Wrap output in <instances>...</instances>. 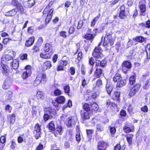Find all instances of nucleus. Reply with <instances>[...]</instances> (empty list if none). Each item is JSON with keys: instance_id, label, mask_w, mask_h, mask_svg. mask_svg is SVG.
<instances>
[{"instance_id": "obj_33", "label": "nucleus", "mask_w": 150, "mask_h": 150, "mask_svg": "<svg viewBox=\"0 0 150 150\" xmlns=\"http://www.w3.org/2000/svg\"><path fill=\"white\" fill-rule=\"evenodd\" d=\"M96 127L97 130L98 132H102L104 129L103 126L100 124H97L96 125Z\"/></svg>"}, {"instance_id": "obj_59", "label": "nucleus", "mask_w": 150, "mask_h": 150, "mask_svg": "<svg viewBox=\"0 0 150 150\" xmlns=\"http://www.w3.org/2000/svg\"><path fill=\"white\" fill-rule=\"evenodd\" d=\"M102 84V80L100 79H98L97 81L96 86L97 87H99Z\"/></svg>"}, {"instance_id": "obj_9", "label": "nucleus", "mask_w": 150, "mask_h": 150, "mask_svg": "<svg viewBox=\"0 0 150 150\" xmlns=\"http://www.w3.org/2000/svg\"><path fill=\"white\" fill-rule=\"evenodd\" d=\"M1 66L3 69L2 72L4 75L8 76L10 73L9 68L7 65L4 64L2 60L1 62Z\"/></svg>"}, {"instance_id": "obj_8", "label": "nucleus", "mask_w": 150, "mask_h": 150, "mask_svg": "<svg viewBox=\"0 0 150 150\" xmlns=\"http://www.w3.org/2000/svg\"><path fill=\"white\" fill-rule=\"evenodd\" d=\"M12 79L11 77H8L3 85V88L4 90L8 89L12 83Z\"/></svg>"}, {"instance_id": "obj_16", "label": "nucleus", "mask_w": 150, "mask_h": 150, "mask_svg": "<svg viewBox=\"0 0 150 150\" xmlns=\"http://www.w3.org/2000/svg\"><path fill=\"white\" fill-rule=\"evenodd\" d=\"M11 65L13 69H17L19 66V61L16 59L13 60V62L11 63Z\"/></svg>"}, {"instance_id": "obj_19", "label": "nucleus", "mask_w": 150, "mask_h": 150, "mask_svg": "<svg viewBox=\"0 0 150 150\" xmlns=\"http://www.w3.org/2000/svg\"><path fill=\"white\" fill-rule=\"evenodd\" d=\"M96 66H100V67H104L106 64V62L105 60H103L102 61H100L99 60H98V62L97 61V60H96Z\"/></svg>"}, {"instance_id": "obj_44", "label": "nucleus", "mask_w": 150, "mask_h": 150, "mask_svg": "<svg viewBox=\"0 0 150 150\" xmlns=\"http://www.w3.org/2000/svg\"><path fill=\"white\" fill-rule=\"evenodd\" d=\"M16 7L17 8L16 9L19 12H20L21 13H22L24 12V8L20 3Z\"/></svg>"}, {"instance_id": "obj_24", "label": "nucleus", "mask_w": 150, "mask_h": 150, "mask_svg": "<svg viewBox=\"0 0 150 150\" xmlns=\"http://www.w3.org/2000/svg\"><path fill=\"white\" fill-rule=\"evenodd\" d=\"M126 81L125 79H122L119 81L117 83V86L119 87H121L125 86L126 83Z\"/></svg>"}, {"instance_id": "obj_50", "label": "nucleus", "mask_w": 150, "mask_h": 150, "mask_svg": "<svg viewBox=\"0 0 150 150\" xmlns=\"http://www.w3.org/2000/svg\"><path fill=\"white\" fill-rule=\"evenodd\" d=\"M5 58L6 61H8L13 59V57L10 55L6 54L5 56Z\"/></svg>"}, {"instance_id": "obj_26", "label": "nucleus", "mask_w": 150, "mask_h": 150, "mask_svg": "<svg viewBox=\"0 0 150 150\" xmlns=\"http://www.w3.org/2000/svg\"><path fill=\"white\" fill-rule=\"evenodd\" d=\"M122 78L120 74L117 73L115 75L113 79L114 82L118 83L119 81H120L122 79Z\"/></svg>"}, {"instance_id": "obj_1", "label": "nucleus", "mask_w": 150, "mask_h": 150, "mask_svg": "<svg viewBox=\"0 0 150 150\" xmlns=\"http://www.w3.org/2000/svg\"><path fill=\"white\" fill-rule=\"evenodd\" d=\"M53 3L52 2H50L43 11V16H46L45 19V22L46 23H48L49 22L52 16L54 9L51 8V6Z\"/></svg>"}, {"instance_id": "obj_36", "label": "nucleus", "mask_w": 150, "mask_h": 150, "mask_svg": "<svg viewBox=\"0 0 150 150\" xmlns=\"http://www.w3.org/2000/svg\"><path fill=\"white\" fill-rule=\"evenodd\" d=\"M150 84V78L147 80L145 83L144 85L143 86V88L144 89H147Z\"/></svg>"}, {"instance_id": "obj_37", "label": "nucleus", "mask_w": 150, "mask_h": 150, "mask_svg": "<svg viewBox=\"0 0 150 150\" xmlns=\"http://www.w3.org/2000/svg\"><path fill=\"white\" fill-rule=\"evenodd\" d=\"M90 104L89 105L87 103H85L83 105V108L85 111L89 112L90 110Z\"/></svg>"}, {"instance_id": "obj_17", "label": "nucleus", "mask_w": 150, "mask_h": 150, "mask_svg": "<svg viewBox=\"0 0 150 150\" xmlns=\"http://www.w3.org/2000/svg\"><path fill=\"white\" fill-rule=\"evenodd\" d=\"M95 35H96L95 34H92L88 33L85 35L84 37L85 38L88 40H90L91 42L93 40Z\"/></svg>"}, {"instance_id": "obj_41", "label": "nucleus", "mask_w": 150, "mask_h": 150, "mask_svg": "<svg viewBox=\"0 0 150 150\" xmlns=\"http://www.w3.org/2000/svg\"><path fill=\"white\" fill-rule=\"evenodd\" d=\"M64 92L68 95L70 91V87L69 85H66L64 86L63 88Z\"/></svg>"}, {"instance_id": "obj_38", "label": "nucleus", "mask_w": 150, "mask_h": 150, "mask_svg": "<svg viewBox=\"0 0 150 150\" xmlns=\"http://www.w3.org/2000/svg\"><path fill=\"white\" fill-rule=\"evenodd\" d=\"M36 97L38 99H42L43 97V92L41 91H38L37 92Z\"/></svg>"}, {"instance_id": "obj_47", "label": "nucleus", "mask_w": 150, "mask_h": 150, "mask_svg": "<svg viewBox=\"0 0 150 150\" xmlns=\"http://www.w3.org/2000/svg\"><path fill=\"white\" fill-rule=\"evenodd\" d=\"M146 53L147 59H150V47L148 48V47H146Z\"/></svg>"}, {"instance_id": "obj_55", "label": "nucleus", "mask_w": 150, "mask_h": 150, "mask_svg": "<svg viewBox=\"0 0 150 150\" xmlns=\"http://www.w3.org/2000/svg\"><path fill=\"white\" fill-rule=\"evenodd\" d=\"M20 3L16 0H12L11 4L17 7Z\"/></svg>"}, {"instance_id": "obj_58", "label": "nucleus", "mask_w": 150, "mask_h": 150, "mask_svg": "<svg viewBox=\"0 0 150 150\" xmlns=\"http://www.w3.org/2000/svg\"><path fill=\"white\" fill-rule=\"evenodd\" d=\"M76 138L77 141L79 142L81 140V135L79 132H77L76 135Z\"/></svg>"}, {"instance_id": "obj_21", "label": "nucleus", "mask_w": 150, "mask_h": 150, "mask_svg": "<svg viewBox=\"0 0 150 150\" xmlns=\"http://www.w3.org/2000/svg\"><path fill=\"white\" fill-rule=\"evenodd\" d=\"M17 13V9L15 8L7 12L6 14L7 16H13L16 15Z\"/></svg>"}, {"instance_id": "obj_3", "label": "nucleus", "mask_w": 150, "mask_h": 150, "mask_svg": "<svg viewBox=\"0 0 150 150\" xmlns=\"http://www.w3.org/2000/svg\"><path fill=\"white\" fill-rule=\"evenodd\" d=\"M114 42V40L112 38V35L109 33H107L104 38L103 46H105L109 44L110 45H113Z\"/></svg>"}, {"instance_id": "obj_53", "label": "nucleus", "mask_w": 150, "mask_h": 150, "mask_svg": "<svg viewBox=\"0 0 150 150\" xmlns=\"http://www.w3.org/2000/svg\"><path fill=\"white\" fill-rule=\"evenodd\" d=\"M60 35L64 38H66L67 36V32L64 31H62L60 33Z\"/></svg>"}, {"instance_id": "obj_11", "label": "nucleus", "mask_w": 150, "mask_h": 150, "mask_svg": "<svg viewBox=\"0 0 150 150\" xmlns=\"http://www.w3.org/2000/svg\"><path fill=\"white\" fill-rule=\"evenodd\" d=\"M96 71L94 74V76L97 78L100 77L102 74V69L100 67V66H95Z\"/></svg>"}, {"instance_id": "obj_34", "label": "nucleus", "mask_w": 150, "mask_h": 150, "mask_svg": "<svg viewBox=\"0 0 150 150\" xmlns=\"http://www.w3.org/2000/svg\"><path fill=\"white\" fill-rule=\"evenodd\" d=\"M133 40H136V41L140 42H142L144 40V38L142 36L137 37L133 39Z\"/></svg>"}, {"instance_id": "obj_57", "label": "nucleus", "mask_w": 150, "mask_h": 150, "mask_svg": "<svg viewBox=\"0 0 150 150\" xmlns=\"http://www.w3.org/2000/svg\"><path fill=\"white\" fill-rule=\"evenodd\" d=\"M59 64L64 67L67 65L68 64V62L66 61H60L59 62Z\"/></svg>"}, {"instance_id": "obj_6", "label": "nucleus", "mask_w": 150, "mask_h": 150, "mask_svg": "<svg viewBox=\"0 0 150 150\" xmlns=\"http://www.w3.org/2000/svg\"><path fill=\"white\" fill-rule=\"evenodd\" d=\"M145 3V0H142L139 2V7L141 12L140 13V16H145L146 15V6L144 4Z\"/></svg>"}, {"instance_id": "obj_61", "label": "nucleus", "mask_w": 150, "mask_h": 150, "mask_svg": "<svg viewBox=\"0 0 150 150\" xmlns=\"http://www.w3.org/2000/svg\"><path fill=\"white\" fill-rule=\"evenodd\" d=\"M114 150H123V149L121 148L120 144H117L115 147Z\"/></svg>"}, {"instance_id": "obj_12", "label": "nucleus", "mask_w": 150, "mask_h": 150, "mask_svg": "<svg viewBox=\"0 0 150 150\" xmlns=\"http://www.w3.org/2000/svg\"><path fill=\"white\" fill-rule=\"evenodd\" d=\"M98 150H105L107 147V144L103 141H100L97 144Z\"/></svg>"}, {"instance_id": "obj_13", "label": "nucleus", "mask_w": 150, "mask_h": 150, "mask_svg": "<svg viewBox=\"0 0 150 150\" xmlns=\"http://www.w3.org/2000/svg\"><path fill=\"white\" fill-rule=\"evenodd\" d=\"M113 88L114 86L111 83L107 82L106 85V88L107 92L109 95H110Z\"/></svg>"}, {"instance_id": "obj_22", "label": "nucleus", "mask_w": 150, "mask_h": 150, "mask_svg": "<svg viewBox=\"0 0 150 150\" xmlns=\"http://www.w3.org/2000/svg\"><path fill=\"white\" fill-rule=\"evenodd\" d=\"M123 130L125 132L127 133L132 131L130 127V125L127 122L125 123V126L123 127Z\"/></svg>"}, {"instance_id": "obj_64", "label": "nucleus", "mask_w": 150, "mask_h": 150, "mask_svg": "<svg viewBox=\"0 0 150 150\" xmlns=\"http://www.w3.org/2000/svg\"><path fill=\"white\" fill-rule=\"evenodd\" d=\"M64 147L66 149L69 148L70 144L69 142L68 141L65 142L64 144Z\"/></svg>"}, {"instance_id": "obj_15", "label": "nucleus", "mask_w": 150, "mask_h": 150, "mask_svg": "<svg viewBox=\"0 0 150 150\" xmlns=\"http://www.w3.org/2000/svg\"><path fill=\"white\" fill-rule=\"evenodd\" d=\"M94 60L93 58L92 57L89 58V64L91 66V67L89 69L90 71L89 72V74H91L92 73L93 65L94 64Z\"/></svg>"}, {"instance_id": "obj_48", "label": "nucleus", "mask_w": 150, "mask_h": 150, "mask_svg": "<svg viewBox=\"0 0 150 150\" xmlns=\"http://www.w3.org/2000/svg\"><path fill=\"white\" fill-rule=\"evenodd\" d=\"M136 92L131 88L130 90L129 95L130 97L133 96L136 93Z\"/></svg>"}, {"instance_id": "obj_7", "label": "nucleus", "mask_w": 150, "mask_h": 150, "mask_svg": "<svg viewBox=\"0 0 150 150\" xmlns=\"http://www.w3.org/2000/svg\"><path fill=\"white\" fill-rule=\"evenodd\" d=\"M31 68V67L30 65H27L25 67L26 70L22 75V77L23 79H26L30 76L32 73Z\"/></svg>"}, {"instance_id": "obj_28", "label": "nucleus", "mask_w": 150, "mask_h": 150, "mask_svg": "<svg viewBox=\"0 0 150 150\" xmlns=\"http://www.w3.org/2000/svg\"><path fill=\"white\" fill-rule=\"evenodd\" d=\"M51 67V63L50 61H47L45 62L43 65L44 70H46L50 68Z\"/></svg>"}, {"instance_id": "obj_10", "label": "nucleus", "mask_w": 150, "mask_h": 150, "mask_svg": "<svg viewBox=\"0 0 150 150\" xmlns=\"http://www.w3.org/2000/svg\"><path fill=\"white\" fill-rule=\"evenodd\" d=\"M122 69L123 71L124 69H126V71H124L125 73H126L127 71L132 67V64L130 62L128 61H124L122 63Z\"/></svg>"}, {"instance_id": "obj_35", "label": "nucleus", "mask_w": 150, "mask_h": 150, "mask_svg": "<svg viewBox=\"0 0 150 150\" xmlns=\"http://www.w3.org/2000/svg\"><path fill=\"white\" fill-rule=\"evenodd\" d=\"M86 133L89 139L91 138L92 137V134L93 133L94 130L93 129H87L86 130Z\"/></svg>"}, {"instance_id": "obj_14", "label": "nucleus", "mask_w": 150, "mask_h": 150, "mask_svg": "<svg viewBox=\"0 0 150 150\" xmlns=\"http://www.w3.org/2000/svg\"><path fill=\"white\" fill-rule=\"evenodd\" d=\"M81 117L83 120L89 119L90 118L89 113L88 112L81 111Z\"/></svg>"}, {"instance_id": "obj_30", "label": "nucleus", "mask_w": 150, "mask_h": 150, "mask_svg": "<svg viewBox=\"0 0 150 150\" xmlns=\"http://www.w3.org/2000/svg\"><path fill=\"white\" fill-rule=\"evenodd\" d=\"M48 129L50 130L54 131L55 130V126L54 121L50 122L48 126Z\"/></svg>"}, {"instance_id": "obj_42", "label": "nucleus", "mask_w": 150, "mask_h": 150, "mask_svg": "<svg viewBox=\"0 0 150 150\" xmlns=\"http://www.w3.org/2000/svg\"><path fill=\"white\" fill-rule=\"evenodd\" d=\"M136 78L134 76H131L129 78V83L131 85H133L135 82Z\"/></svg>"}, {"instance_id": "obj_52", "label": "nucleus", "mask_w": 150, "mask_h": 150, "mask_svg": "<svg viewBox=\"0 0 150 150\" xmlns=\"http://www.w3.org/2000/svg\"><path fill=\"white\" fill-rule=\"evenodd\" d=\"M54 94L56 96L59 95L61 94V91L60 90L57 89L54 91Z\"/></svg>"}, {"instance_id": "obj_2", "label": "nucleus", "mask_w": 150, "mask_h": 150, "mask_svg": "<svg viewBox=\"0 0 150 150\" xmlns=\"http://www.w3.org/2000/svg\"><path fill=\"white\" fill-rule=\"evenodd\" d=\"M101 44V42L99 43L98 47L95 48L93 53L92 55L93 57L96 59H100L103 57L104 56L101 53V48L99 46Z\"/></svg>"}, {"instance_id": "obj_60", "label": "nucleus", "mask_w": 150, "mask_h": 150, "mask_svg": "<svg viewBox=\"0 0 150 150\" xmlns=\"http://www.w3.org/2000/svg\"><path fill=\"white\" fill-rule=\"evenodd\" d=\"M4 117V116L1 115V113H0V123L1 124H4L5 122Z\"/></svg>"}, {"instance_id": "obj_18", "label": "nucleus", "mask_w": 150, "mask_h": 150, "mask_svg": "<svg viewBox=\"0 0 150 150\" xmlns=\"http://www.w3.org/2000/svg\"><path fill=\"white\" fill-rule=\"evenodd\" d=\"M34 39L35 38L34 37L30 38L28 40L26 41L25 46L27 47H30L32 45L34 42Z\"/></svg>"}, {"instance_id": "obj_43", "label": "nucleus", "mask_w": 150, "mask_h": 150, "mask_svg": "<svg viewBox=\"0 0 150 150\" xmlns=\"http://www.w3.org/2000/svg\"><path fill=\"white\" fill-rule=\"evenodd\" d=\"M43 42V40L42 37H39L38 38L37 42V44L38 46L40 47Z\"/></svg>"}, {"instance_id": "obj_5", "label": "nucleus", "mask_w": 150, "mask_h": 150, "mask_svg": "<svg viewBox=\"0 0 150 150\" xmlns=\"http://www.w3.org/2000/svg\"><path fill=\"white\" fill-rule=\"evenodd\" d=\"M41 126L38 123H37L34 128L33 134L35 139H38L41 137Z\"/></svg>"}, {"instance_id": "obj_49", "label": "nucleus", "mask_w": 150, "mask_h": 150, "mask_svg": "<svg viewBox=\"0 0 150 150\" xmlns=\"http://www.w3.org/2000/svg\"><path fill=\"white\" fill-rule=\"evenodd\" d=\"M50 117H51L49 114L47 112H45L43 116V119L45 121L48 120Z\"/></svg>"}, {"instance_id": "obj_4", "label": "nucleus", "mask_w": 150, "mask_h": 150, "mask_svg": "<svg viewBox=\"0 0 150 150\" xmlns=\"http://www.w3.org/2000/svg\"><path fill=\"white\" fill-rule=\"evenodd\" d=\"M77 118L76 116H71L66 120V125L68 127H73L74 125L77 121Z\"/></svg>"}, {"instance_id": "obj_29", "label": "nucleus", "mask_w": 150, "mask_h": 150, "mask_svg": "<svg viewBox=\"0 0 150 150\" xmlns=\"http://www.w3.org/2000/svg\"><path fill=\"white\" fill-rule=\"evenodd\" d=\"M90 106L91 108L95 111H97L98 109V105L96 103L92 102L90 103Z\"/></svg>"}, {"instance_id": "obj_31", "label": "nucleus", "mask_w": 150, "mask_h": 150, "mask_svg": "<svg viewBox=\"0 0 150 150\" xmlns=\"http://www.w3.org/2000/svg\"><path fill=\"white\" fill-rule=\"evenodd\" d=\"M41 81V77H39L38 76H37L34 82V86H37L40 83Z\"/></svg>"}, {"instance_id": "obj_63", "label": "nucleus", "mask_w": 150, "mask_h": 150, "mask_svg": "<svg viewBox=\"0 0 150 150\" xmlns=\"http://www.w3.org/2000/svg\"><path fill=\"white\" fill-rule=\"evenodd\" d=\"M83 23L82 21H79L78 23L77 28L78 29H81L83 25Z\"/></svg>"}, {"instance_id": "obj_51", "label": "nucleus", "mask_w": 150, "mask_h": 150, "mask_svg": "<svg viewBox=\"0 0 150 150\" xmlns=\"http://www.w3.org/2000/svg\"><path fill=\"white\" fill-rule=\"evenodd\" d=\"M125 12L120 11L119 16L122 19H124L126 17V15L125 14Z\"/></svg>"}, {"instance_id": "obj_56", "label": "nucleus", "mask_w": 150, "mask_h": 150, "mask_svg": "<svg viewBox=\"0 0 150 150\" xmlns=\"http://www.w3.org/2000/svg\"><path fill=\"white\" fill-rule=\"evenodd\" d=\"M56 131L57 132L58 134L61 135L62 131V128L61 126H58L57 128L56 129Z\"/></svg>"}, {"instance_id": "obj_46", "label": "nucleus", "mask_w": 150, "mask_h": 150, "mask_svg": "<svg viewBox=\"0 0 150 150\" xmlns=\"http://www.w3.org/2000/svg\"><path fill=\"white\" fill-rule=\"evenodd\" d=\"M35 0H29L28 1V6L29 8H31L35 4Z\"/></svg>"}, {"instance_id": "obj_20", "label": "nucleus", "mask_w": 150, "mask_h": 150, "mask_svg": "<svg viewBox=\"0 0 150 150\" xmlns=\"http://www.w3.org/2000/svg\"><path fill=\"white\" fill-rule=\"evenodd\" d=\"M65 100V97L62 96L57 97L55 100L56 102H57L59 104H63L64 103Z\"/></svg>"}, {"instance_id": "obj_27", "label": "nucleus", "mask_w": 150, "mask_h": 150, "mask_svg": "<svg viewBox=\"0 0 150 150\" xmlns=\"http://www.w3.org/2000/svg\"><path fill=\"white\" fill-rule=\"evenodd\" d=\"M133 137V135L132 134H127L126 136L127 141L129 145L132 144V140Z\"/></svg>"}, {"instance_id": "obj_23", "label": "nucleus", "mask_w": 150, "mask_h": 150, "mask_svg": "<svg viewBox=\"0 0 150 150\" xmlns=\"http://www.w3.org/2000/svg\"><path fill=\"white\" fill-rule=\"evenodd\" d=\"M46 112L49 115L50 117H52L56 113V111L54 109L51 108H48Z\"/></svg>"}, {"instance_id": "obj_54", "label": "nucleus", "mask_w": 150, "mask_h": 150, "mask_svg": "<svg viewBox=\"0 0 150 150\" xmlns=\"http://www.w3.org/2000/svg\"><path fill=\"white\" fill-rule=\"evenodd\" d=\"M141 110L144 112H148V109L147 106L145 105L141 108Z\"/></svg>"}, {"instance_id": "obj_45", "label": "nucleus", "mask_w": 150, "mask_h": 150, "mask_svg": "<svg viewBox=\"0 0 150 150\" xmlns=\"http://www.w3.org/2000/svg\"><path fill=\"white\" fill-rule=\"evenodd\" d=\"M140 87V85L139 84L137 83L133 87H132V88L136 92H138Z\"/></svg>"}, {"instance_id": "obj_39", "label": "nucleus", "mask_w": 150, "mask_h": 150, "mask_svg": "<svg viewBox=\"0 0 150 150\" xmlns=\"http://www.w3.org/2000/svg\"><path fill=\"white\" fill-rule=\"evenodd\" d=\"M106 104L107 108L112 106L114 107L115 104L114 103H111L109 100H106Z\"/></svg>"}, {"instance_id": "obj_40", "label": "nucleus", "mask_w": 150, "mask_h": 150, "mask_svg": "<svg viewBox=\"0 0 150 150\" xmlns=\"http://www.w3.org/2000/svg\"><path fill=\"white\" fill-rule=\"evenodd\" d=\"M51 47V45L48 43H46L44 48V51L45 52H48L50 50V48Z\"/></svg>"}, {"instance_id": "obj_25", "label": "nucleus", "mask_w": 150, "mask_h": 150, "mask_svg": "<svg viewBox=\"0 0 150 150\" xmlns=\"http://www.w3.org/2000/svg\"><path fill=\"white\" fill-rule=\"evenodd\" d=\"M140 26L149 28H150V20L147 21L146 23H142L139 24Z\"/></svg>"}, {"instance_id": "obj_32", "label": "nucleus", "mask_w": 150, "mask_h": 150, "mask_svg": "<svg viewBox=\"0 0 150 150\" xmlns=\"http://www.w3.org/2000/svg\"><path fill=\"white\" fill-rule=\"evenodd\" d=\"M7 117H10V123L11 124H13L15 122L16 117L15 115L14 114H13L12 115H9L7 116Z\"/></svg>"}, {"instance_id": "obj_62", "label": "nucleus", "mask_w": 150, "mask_h": 150, "mask_svg": "<svg viewBox=\"0 0 150 150\" xmlns=\"http://www.w3.org/2000/svg\"><path fill=\"white\" fill-rule=\"evenodd\" d=\"M120 114L122 116L125 117L127 115V113L125 110H122L120 112Z\"/></svg>"}]
</instances>
